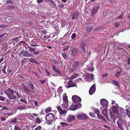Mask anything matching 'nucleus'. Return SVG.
I'll return each instance as SVG.
<instances>
[{
	"mask_svg": "<svg viewBox=\"0 0 130 130\" xmlns=\"http://www.w3.org/2000/svg\"><path fill=\"white\" fill-rule=\"evenodd\" d=\"M55 117L54 114L52 113L47 114L45 117L46 124L49 125L53 123Z\"/></svg>",
	"mask_w": 130,
	"mask_h": 130,
	"instance_id": "obj_1",
	"label": "nucleus"
},
{
	"mask_svg": "<svg viewBox=\"0 0 130 130\" xmlns=\"http://www.w3.org/2000/svg\"><path fill=\"white\" fill-rule=\"evenodd\" d=\"M73 103L71 106H81V104L79 103L81 101V98L76 95H73L72 97Z\"/></svg>",
	"mask_w": 130,
	"mask_h": 130,
	"instance_id": "obj_2",
	"label": "nucleus"
},
{
	"mask_svg": "<svg viewBox=\"0 0 130 130\" xmlns=\"http://www.w3.org/2000/svg\"><path fill=\"white\" fill-rule=\"evenodd\" d=\"M102 113L106 117L108 120L109 121H111L112 122H115V118L114 116L113 115L110 116L111 117V119L110 120L108 118V116L107 114V111L106 109H104L102 111Z\"/></svg>",
	"mask_w": 130,
	"mask_h": 130,
	"instance_id": "obj_3",
	"label": "nucleus"
},
{
	"mask_svg": "<svg viewBox=\"0 0 130 130\" xmlns=\"http://www.w3.org/2000/svg\"><path fill=\"white\" fill-rule=\"evenodd\" d=\"M20 54L22 55L23 56L26 57H32L33 55L32 54L27 51H21L20 53Z\"/></svg>",
	"mask_w": 130,
	"mask_h": 130,
	"instance_id": "obj_4",
	"label": "nucleus"
},
{
	"mask_svg": "<svg viewBox=\"0 0 130 130\" xmlns=\"http://www.w3.org/2000/svg\"><path fill=\"white\" fill-rule=\"evenodd\" d=\"M77 118L78 119L80 120H86L88 118V116L84 113L80 114L77 115Z\"/></svg>",
	"mask_w": 130,
	"mask_h": 130,
	"instance_id": "obj_5",
	"label": "nucleus"
},
{
	"mask_svg": "<svg viewBox=\"0 0 130 130\" xmlns=\"http://www.w3.org/2000/svg\"><path fill=\"white\" fill-rule=\"evenodd\" d=\"M4 92L6 94L7 97L11 100H15L17 99V97L16 96L14 95V94H10L7 91L5 90Z\"/></svg>",
	"mask_w": 130,
	"mask_h": 130,
	"instance_id": "obj_6",
	"label": "nucleus"
},
{
	"mask_svg": "<svg viewBox=\"0 0 130 130\" xmlns=\"http://www.w3.org/2000/svg\"><path fill=\"white\" fill-rule=\"evenodd\" d=\"M95 85L94 84L91 86L89 89V93L90 94V95L92 94L95 91Z\"/></svg>",
	"mask_w": 130,
	"mask_h": 130,
	"instance_id": "obj_7",
	"label": "nucleus"
},
{
	"mask_svg": "<svg viewBox=\"0 0 130 130\" xmlns=\"http://www.w3.org/2000/svg\"><path fill=\"white\" fill-rule=\"evenodd\" d=\"M63 98L64 103V105L68 106V96L66 93H64L63 96Z\"/></svg>",
	"mask_w": 130,
	"mask_h": 130,
	"instance_id": "obj_8",
	"label": "nucleus"
},
{
	"mask_svg": "<svg viewBox=\"0 0 130 130\" xmlns=\"http://www.w3.org/2000/svg\"><path fill=\"white\" fill-rule=\"evenodd\" d=\"M75 119V117L74 115H69L67 118V120L69 122L71 123Z\"/></svg>",
	"mask_w": 130,
	"mask_h": 130,
	"instance_id": "obj_9",
	"label": "nucleus"
},
{
	"mask_svg": "<svg viewBox=\"0 0 130 130\" xmlns=\"http://www.w3.org/2000/svg\"><path fill=\"white\" fill-rule=\"evenodd\" d=\"M87 44L85 42H82L81 43L80 45V48L84 52L85 54L86 53V52L85 51V48L86 47Z\"/></svg>",
	"mask_w": 130,
	"mask_h": 130,
	"instance_id": "obj_10",
	"label": "nucleus"
},
{
	"mask_svg": "<svg viewBox=\"0 0 130 130\" xmlns=\"http://www.w3.org/2000/svg\"><path fill=\"white\" fill-rule=\"evenodd\" d=\"M100 103L103 106H108V102L106 99H102L100 100Z\"/></svg>",
	"mask_w": 130,
	"mask_h": 130,
	"instance_id": "obj_11",
	"label": "nucleus"
},
{
	"mask_svg": "<svg viewBox=\"0 0 130 130\" xmlns=\"http://www.w3.org/2000/svg\"><path fill=\"white\" fill-rule=\"evenodd\" d=\"M99 7V6L98 7H94L92 10V14L93 15H94L95 13L98 10Z\"/></svg>",
	"mask_w": 130,
	"mask_h": 130,
	"instance_id": "obj_12",
	"label": "nucleus"
},
{
	"mask_svg": "<svg viewBox=\"0 0 130 130\" xmlns=\"http://www.w3.org/2000/svg\"><path fill=\"white\" fill-rule=\"evenodd\" d=\"M28 87L31 88V89H34L35 87H34V84H33V82L31 81H29L28 82Z\"/></svg>",
	"mask_w": 130,
	"mask_h": 130,
	"instance_id": "obj_13",
	"label": "nucleus"
},
{
	"mask_svg": "<svg viewBox=\"0 0 130 130\" xmlns=\"http://www.w3.org/2000/svg\"><path fill=\"white\" fill-rule=\"evenodd\" d=\"M73 81L72 80H70L68 81V85L67 86L68 88L75 86V85L73 83Z\"/></svg>",
	"mask_w": 130,
	"mask_h": 130,
	"instance_id": "obj_14",
	"label": "nucleus"
},
{
	"mask_svg": "<svg viewBox=\"0 0 130 130\" xmlns=\"http://www.w3.org/2000/svg\"><path fill=\"white\" fill-rule=\"evenodd\" d=\"M79 62L76 61H74L72 64V67L73 68H77L79 65Z\"/></svg>",
	"mask_w": 130,
	"mask_h": 130,
	"instance_id": "obj_15",
	"label": "nucleus"
},
{
	"mask_svg": "<svg viewBox=\"0 0 130 130\" xmlns=\"http://www.w3.org/2000/svg\"><path fill=\"white\" fill-rule=\"evenodd\" d=\"M52 67L53 70L56 72L58 74H61L60 71L57 69L55 66L53 65L52 66Z\"/></svg>",
	"mask_w": 130,
	"mask_h": 130,
	"instance_id": "obj_16",
	"label": "nucleus"
},
{
	"mask_svg": "<svg viewBox=\"0 0 130 130\" xmlns=\"http://www.w3.org/2000/svg\"><path fill=\"white\" fill-rule=\"evenodd\" d=\"M81 106H70L69 109L72 111H74L80 108Z\"/></svg>",
	"mask_w": 130,
	"mask_h": 130,
	"instance_id": "obj_17",
	"label": "nucleus"
},
{
	"mask_svg": "<svg viewBox=\"0 0 130 130\" xmlns=\"http://www.w3.org/2000/svg\"><path fill=\"white\" fill-rule=\"evenodd\" d=\"M93 74H86L85 75V77L87 78L93 79Z\"/></svg>",
	"mask_w": 130,
	"mask_h": 130,
	"instance_id": "obj_18",
	"label": "nucleus"
},
{
	"mask_svg": "<svg viewBox=\"0 0 130 130\" xmlns=\"http://www.w3.org/2000/svg\"><path fill=\"white\" fill-rule=\"evenodd\" d=\"M77 49L74 48L71 51V55L73 56L75 55L77 53Z\"/></svg>",
	"mask_w": 130,
	"mask_h": 130,
	"instance_id": "obj_19",
	"label": "nucleus"
},
{
	"mask_svg": "<svg viewBox=\"0 0 130 130\" xmlns=\"http://www.w3.org/2000/svg\"><path fill=\"white\" fill-rule=\"evenodd\" d=\"M29 61L30 62L33 63H35L37 64H38L39 63L38 61L36 60L35 58H30L29 59Z\"/></svg>",
	"mask_w": 130,
	"mask_h": 130,
	"instance_id": "obj_20",
	"label": "nucleus"
},
{
	"mask_svg": "<svg viewBox=\"0 0 130 130\" xmlns=\"http://www.w3.org/2000/svg\"><path fill=\"white\" fill-rule=\"evenodd\" d=\"M112 111L118 113V108L116 106H112Z\"/></svg>",
	"mask_w": 130,
	"mask_h": 130,
	"instance_id": "obj_21",
	"label": "nucleus"
},
{
	"mask_svg": "<svg viewBox=\"0 0 130 130\" xmlns=\"http://www.w3.org/2000/svg\"><path fill=\"white\" fill-rule=\"evenodd\" d=\"M23 90H24L25 93H29V91L28 88L25 85H24L23 86Z\"/></svg>",
	"mask_w": 130,
	"mask_h": 130,
	"instance_id": "obj_22",
	"label": "nucleus"
},
{
	"mask_svg": "<svg viewBox=\"0 0 130 130\" xmlns=\"http://www.w3.org/2000/svg\"><path fill=\"white\" fill-rule=\"evenodd\" d=\"M97 116L99 119H101L102 120H103L105 122H107L106 120L101 115L99 114H97Z\"/></svg>",
	"mask_w": 130,
	"mask_h": 130,
	"instance_id": "obj_23",
	"label": "nucleus"
},
{
	"mask_svg": "<svg viewBox=\"0 0 130 130\" xmlns=\"http://www.w3.org/2000/svg\"><path fill=\"white\" fill-rule=\"evenodd\" d=\"M93 28V26L92 25H88L87 27V30L88 32H90Z\"/></svg>",
	"mask_w": 130,
	"mask_h": 130,
	"instance_id": "obj_24",
	"label": "nucleus"
},
{
	"mask_svg": "<svg viewBox=\"0 0 130 130\" xmlns=\"http://www.w3.org/2000/svg\"><path fill=\"white\" fill-rule=\"evenodd\" d=\"M112 82L114 85L117 86L119 87H120L118 81H117L115 80H112Z\"/></svg>",
	"mask_w": 130,
	"mask_h": 130,
	"instance_id": "obj_25",
	"label": "nucleus"
},
{
	"mask_svg": "<svg viewBox=\"0 0 130 130\" xmlns=\"http://www.w3.org/2000/svg\"><path fill=\"white\" fill-rule=\"evenodd\" d=\"M60 125L62 127H64L68 125V124L66 122H61L60 123Z\"/></svg>",
	"mask_w": 130,
	"mask_h": 130,
	"instance_id": "obj_26",
	"label": "nucleus"
},
{
	"mask_svg": "<svg viewBox=\"0 0 130 130\" xmlns=\"http://www.w3.org/2000/svg\"><path fill=\"white\" fill-rule=\"evenodd\" d=\"M122 72V71H121L120 72H117L115 75L114 76L117 78H118L120 76V73Z\"/></svg>",
	"mask_w": 130,
	"mask_h": 130,
	"instance_id": "obj_27",
	"label": "nucleus"
},
{
	"mask_svg": "<svg viewBox=\"0 0 130 130\" xmlns=\"http://www.w3.org/2000/svg\"><path fill=\"white\" fill-rule=\"evenodd\" d=\"M7 91L10 94H14V92L13 90L9 88H8Z\"/></svg>",
	"mask_w": 130,
	"mask_h": 130,
	"instance_id": "obj_28",
	"label": "nucleus"
},
{
	"mask_svg": "<svg viewBox=\"0 0 130 130\" xmlns=\"http://www.w3.org/2000/svg\"><path fill=\"white\" fill-rule=\"evenodd\" d=\"M117 124L119 128L121 129H123L121 123L119 122V121H117Z\"/></svg>",
	"mask_w": 130,
	"mask_h": 130,
	"instance_id": "obj_29",
	"label": "nucleus"
},
{
	"mask_svg": "<svg viewBox=\"0 0 130 130\" xmlns=\"http://www.w3.org/2000/svg\"><path fill=\"white\" fill-rule=\"evenodd\" d=\"M62 55L65 60H66L67 58V56L66 53H62Z\"/></svg>",
	"mask_w": 130,
	"mask_h": 130,
	"instance_id": "obj_30",
	"label": "nucleus"
},
{
	"mask_svg": "<svg viewBox=\"0 0 130 130\" xmlns=\"http://www.w3.org/2000/svg\"><path fill=\"white\" fill-rule=\"evenodd\" d=\"M29 48V51L30 52H34L35 51V48H33L31 46H28Z\"/></svg>",
	"mask_w": 130,
	"mask_h": 130,
	"instance_id": "obj_31",
	"label": "nucleus"
},
{
	"mask_svg": "<svg viewBox=\"0 0 130 130\" xmlns=\"http://www.w3.org/2000/svg\"><path fill=\"white\" fill-rule=\"evenodd\" d=\"M51 111L52 108L50 107H48L45 109V111L46 113H47Z\"/></svg>",
	"mask_w": 130,
	"mask_h": 130,
	"instance_id": "obj_32",
	"label": "nucleus"
},
{
	"mask_svg": "<svg viewBox=\"0 0 130 130\" xmlns=\"http://www.w3.org/2000/svg\"><path fill=\"white\" fill-rule=\"evenodd\" d=\"M78 16V15H76V14L74 13L73 15H72V19L73 20H76Z\"/></svg>",
	"mask_w": 130,
	"mask_h": 130,
	"instance_id": "obj_33",
	"label": "nucleus"
},
{
	"mask_svg": "<svg viewBox=\"0 0 130 130\" xmlns=\"http://www.w3.org/2000/svg\"><path fill=\"white\" fill-rule=\"evenodd\" d=\"M69 47L68 45H65L62 48V50L63 52H65V50H68Z\"/></svg>",
	"mask_w": 130,
	"mask_h": 130,
	"instance_id": "obj_34",
	"label": "nucleus"
},
{
	"mask_svg": "<svg viewBox=\"0 0 130 130\" xmlns=\"http://www.w3.org/2000/svg\"><path fill=\"white\" fill-rule=\"evenodd\" d=\"M57 91L59 93H60L62 92L63 90L61 87H59L58 88Z\"/></svg>",
	"mask_w": 130,
	"mask_h": 130,
	"instance_id": "obj_35",
	"label": "nucleus"
},
{
	"mask_svg": "<svg viewBox=\"0 0 130 130\" xmlns=\"http://www.w3.org/2000/svg\"><path fill=\"white\" fill-rule=\"evenodd\" d=\"M18 109L20 110H24L26 109V108L24 106H19L18 107Z\"/></svg>",
	"mask_w": 130,
	"mask_h": 130,
	"instance_id": "obj_36",
	"label": "nucleus"
},
{
	"mask_svg": "<svg viewBox=\"0 0 130 130\" xmlns=\"http://www.w3.org/2000/svg\"><path fill=\"white\" fill-rule=\"evenodd\" d=\"M50 2L53 5V6H54L55 7H56V4L55 3V1L52 0H51L50 1Z\"/></svg>",
	"mask_w": 130,
	"mask_h": 130,
	"instance_id": "obj_37",
	"label": "nucleus"
},
{
	"mask_svg": "<svg viewBox=\"0 0 130 130\" xmlns=\"http://www.w3.org/2000/svg\"><path fill=\"white\" fill-rule=\"evenodd\" d=\"M59 113L61 115H63L64 114H65L66 113V111H63L62 109L61 110L59 111Z\"/></svg>",
	"mask_w": 130,
	"mask_h": 130,
	"instance_id": "obj_38",
	"label": "nucleus"
},
{
	"mask_svg": "<svg viewBox=\"0 0 130 130\" xmlns=\"http://www.w3.org/2000/svg\"><path fill=\"white\" fill-rule=\"evenodd\" d=\"M35 121L37 123H41V120L40 119L38 118H36V119Z\"/></svg>",
	"mask_w": 130,
	"mask_h": 130,
	"instance_id": "obj_39",
	"label": "nucleus"
},
{
	"mask_svg": "<svg viewBox=\"0 0 130 130\" xmlns=\"http://www.w3.org/2000/svg\"><path fill=\"white\" fill-rule=\"evenodd\" d=\"M7 66L6 65H5L4 66V68L2 70V71L5 73L7 74V73L6 72L5 70L6 69V68Z\"/></svg>",
	"mask_w": 130,
	"mask_h": 130,
	"instance_id": "obj_40",
	"label": "nucleus"
},
{
	"mask_svg": "<svg viewBox=\"0 0 130 130\" xmlns=\"http://www.w3.org/2000/svg\"><path fill=\"white\" fill-rule=\"evenodd\" d=\"M76 35L75 33H73L72 34L71 38L72 39H74L75 38V37H76Z\"/></svg>",
	"mask_w": 130,
	"mask_h": 130,
	"instance_id": "obj_41",
	"label": "nucleus"
},
{
	"mask_svg": "<svg viewBox=\"0 0 130 130\" xmlns=\"http://www.w3.org/2000/svg\"><path fill=\"white\" fill-rule=\"evenodd\" d=\"M88 70L91 71H93L94 70V68L93 67H89L88 69Z\"/></svg>",
	"mask_w": 130,
	"mask_h": 130,
	"instance_id": "obj_42",
	"label": "nucleus"
},
{
	"mask_svg": "<svg viewBox=\"0 0 130 130\" xmlns=\"http://www.w3.org/2000/svg\"><path fill=\"white\" fill-rule=\"evenodd\" d=\"M17 119L16 118H15L14 119H12L11 120V122H13L15 123H17Z\"/></svg>",
	"mask_w": 130,
	"mask_h": 130,
	"instance_id": "obj_43",
	"label": "nucleus"
},
{
	"mask_svg": "<svg viewBox=\"0 0 130 130\" xmlns=\"http://www.w3.org/2000/svg\"><path fill=\"white\" fill-rule=\"evenodd\" d=\"M6 99V98L0 96V100L2 101H4Z\"/></svg>",
	"mask_w": 130,
	"mask_h": 130,
	"instance_id": "obj_44",
	"label": "nucleus"
},
{
	"mask_svg": "<svg viewBox=\"0 0 130 130\" xmlns=\"http://www.w3.org/2000/svg\"><path fill=\"white\" fill-rule=\"evenodd\" d=\"M119 23L118 22L115 23H114V26H115L116 27H117L119 26Z\"/></svg>",
	"mask_w": 130,
	"mask_h": 130,
	"instance_id": "obj_45",
	"label": "nucleus"
},
{
	"mask_svg": "<svg viewBox=\"0 0 130 130\" xmlns=\"http://www.w3.org/2000/svg\"><path fill=\"white\" fill-rule=\"evenodd\" d=\"M14 129L15 130H21V128L19 127H17L15 125Z\"/></svg>",
	"mask_w": 130,
	"mask_h": 130,
	"instance_id": "obj_46",
	"label": "nucleus"
},
{
	"mask_svg": "<svg viewBox=\"0 0 130 130\" xmlns=\"http://www.w3.org/2000/svg\"><path fill=\"white\" fill-rule=\"evenodd\" d=\"M126 111L128 116L129 118H130V112L127 109L126 110Z\"/></svg>",
	"mask_w": 130,
	"mask_h": 130,
	"instance_id": "obj_47",
	"label": "nucleus"
},
{
	"mask_svg": "<svg viewBox=\"0 0 130 130\" xmlns=\"http://www.w3.org/2000/svg\"><path fill=\"white\" fill-rule=\"evenodd\" d=\"M94 110V111L97 114H98V113L99 112V111L98 109H95Z\"/></svg>",
	"mask_w": 130,
	"mask_h": 130,
	"instance_id": "obj_48",
	"label": "nucleus"
},
{
	"mask_svg": "<svg viewBox=\"0 0 130 130\" xmlns=\"http://www.w3.org/2000/svg\"><path fill=\"white\" fill-rule=\"evenodd\" d=\"M45 71L46 73L47 76H50V73L46 69H45Z\"/></svg>",
	"mask_w": 130,
	"mask_h": 130,
	"instance_id": "obj_49",
	"label": "nucleus"
},
{
	"mask_svg": "<svg viewBox=\"0 0 130 130\" xmlns=\"http://www.w3.org/2000/svg\"><path fill=\"white\" fill-rule=\"evenodd\" d=\"M75 74L74 75H71V77L70 79H73L75 78H76V77L75 76Z\"/></svg>",
	"mask_w": 130,
	"mask_h": 130,
	"instance_id": "obj_50",
	"label": "nucleus"
},
{
	"mask_svg": "<svg viewBox=\"0 0 130 130\" xmlns=\"http://www.w3.org/2000/svg\"><path fill=\"white\" fill-rule=\"evenodd\" d=\"M7 7L9 9H14V6H7Z\"/></svg>",
	"mask_w": 130,
	"mask_h": 130,
	"instance_id": "obj_51",
	"label": "nucleus"
},
{
	"mask_svg": "<svg viewBox=\"0 0 130 130\" xmlns=\"http://www.w3.org/2000/svg\"><path fill=\"white\" fill-rule=\"evenodd\" d=\"M20 101L21 102H25V104H27V101L25 99H20Z\"/></svg>",
	"mask_w": 130,
	"mask_h": 130,
	"instance_id": "obj_52",
	"label": "nucleus"
},
{
	"mask_svg": "<svg viewBox=\"0 0 130 130\" xmlns=\"http://www.w3.org/2000/svg\"><path fill=\"white\" fill-rule=\"evenodd\" d=\"M42 33H43L44 35H45L46 34V32L45 30H42L41 31Z\"/></svg>",
	"mask_w": 130,
	"mask_h": 130,
	"instance_id": "obj_53",
	"label": "nucleus"
},
{
	"mask_svg": "<svg viewBox=\"0 0 130 130\" xmlns=\"http://www.w3.org/2000/svg\"><path fill=\"white\" fill-rule=\"evenodd\" d=\"M89 115L92 117H95L94 114L93 113L90 112L89 113Z\"/></svg>",
	"mask_w": 130,
	"mask_h": 130,
	"instance_id": "obj_54",
	"label": "nucleus"
},
{
	"mask_svg": "<svg viewBox=\"0 0 130 130\" xmlns=\"http://www.w3.org/2000/svg\"><path fill=\"white\" fill-rule=\"evenodd\" d=\"M37 3H42L43 2V0H37Z\"/></svg>",
	"mask_w": 130,
	"mask_h": 130,
	"instance_id": "obj_55",
	"label": "nucleus"
},
{
	"mask_svg": "<svg viewBox=\"0 0 130 130\" xmlns=\"http://www.w3.org/2000/svg\"><path fill=\"white\" fill-rule=\"evenodd\" d=\"M57 109L59 111L61 110L62 109L61 107L60 106H58Z\"/></svg>",
	"mask_w": 130,
	"mask_h": 130,
	"instance_id": "obj_56",
	"label": "nucleus"
},
{
	"mask_svg": "<svg viewBox=\"0 0 130 130\" xmlns=\"http://www.w3.org/2000/svg\"><path fill=\"white\" fill-rule=\"evenodd\" d=\"M127 59H128V60H127V62H128V64H130V57H129Z\"/></svg>",
	"mask_w": 130,
	"mask_h": 130,
	"instance_id": "obj_57",
	"label": "nucleus"
},
{
	"mask_svg": "<svg viewBox=\"0 0 130 130\" xmlns=\"http://www.w3.org/2000/svg\"><path fill=\"white\" fill-rule=\"evenodd\" d=\"M33 53L34 55H37L39 54V52H35L34 51Z\"/></svg>",
	"mask_w": 130,
	"mask_h": 130,
	"instance_id": "obj_58",
	"label": "nucleus"
},
{
	"mask_svg": "<svg viewBox=\"0 0 130 130\" xmlns=\"http://www.w3.org/2000/svg\"><path fill=\"white\" fill-rule=\"evenodd\" d=\"M58 6L59 7H60L61 8H63L64 7V5L63 4H61L60 5H58Z\"/></svg>",
	"mask_w": 130,
	"mask_h": 130,
	"instance_id": "obj_59",
	"label": "nucleus"
},
{
	"mask_svg": "<svg viewBox=\"0 0 130 130\" xmlns=\"http://www.w3.org/2000/svg\"><path fill=\"white\" fill-rule=\"evenodd\" d=\"M45 81H46L45 79H44V80H40V81L41 82V84H43L45 82Z\"/></svg>",
	"mask_w": 130,
	"mask_h": 130,
	"instance_id": "obj_60",
	"label": "nucleus"
},
{
	"mask_svg": "<svg viewBox=\"0 0 130 130\" xmlns=\"http://www.w3.org/2000/svg\"><path fill=\"white\" fill-rule=\"evenodd\" d=\"M123 14L120 15L119 17L118 18V19H121L123 17Z\"/></svg>",
	"mask_w": 130,
	"mask_h": 130,
	"instance_id": "obj_61",
	"label": "nucleus"
},
{
	"mask_svg": "<svg viewBox=\"0 0 130 130\" xmlns=\"http://www.w3.org/2000/svg\"><path fill=\"white\" fill-rule=\"evenodd\" d=\"M12 1H11L10 0H9V1H8L7 2V3L8 4H12Z\"/></svg>",
	"mask_w": 130,
	"mask_h": 130,
	"instance_id": "obj_62",
	"label": "nucleus"
},
{
	"mask_svg": "<svg viewBox=\"0 0 130 130\" xmlns=\"http://www.w3.org/2000/svg\"><path fill=\"white\" fill-rule=\"evenodd\" d=\"M38 130H40L41 129V127L40 126H38L36 128Z\"/></svg>",
	"mask_w": 130,
	"mask_h": 130,
	"instance_id": "obj_63",
	"label": "nucleus"
},
{
	"mask_svg": "<svg viewBox=\"0 0 130 130\" xmlns=\"http://www.w3.org/2000/svg\"><path fill=\"white\" fill-rule=\"evenodd\" d=\"M60 64L61 66V67H63V63L62 62H61L59 63Z\"/></svg>",
	"mask_w": 130,
	"mask_h": 130,
	"instance_id": "obj_64",
	"label": "nucleus"
}]
</instances>
